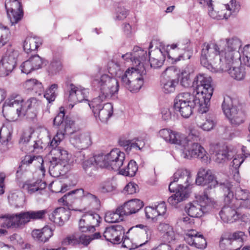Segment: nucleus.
I'll use <instances>...</instances> for the list:
<instances>
[{
    "instance_id": "f257e3e1",
    "label": "nucleus",
    "mask_w": 250,
    "mask_h": 250,
    "mask_svg": "<svg viewBox=\"0 0 250 250\" xmlns=\"http://www.w3.org/2000/svg\"><path fill=\"white\" fill-rule=\"evenodd\" d=\"M64 109L60 108V112L54 119V124L59 126L56 134L50 143V151L52 155L50 160L49 172L54 177H58L64 174L70 168V161L71 155L67 150L61 147H57L63 140L66 134L71 133L74 121L66 116L65 118Z\"/></svg>"
},
{
    "instance_id": "f03ea898",
    "label": "nucleus",
    "mask_w": 250,
    "mask_h": 250,
    "mask_svg": "<svg viewBox=\"0 0 250 250\" xmlns=\"http://www.w3.org/2000/svg\"><path fill=\"white\" fill-rule=\"evenodd\" d=\"M192 87L194 95L188 92L179 93L176 97L174 103H195L198 104L200 113H206L208 109L213 91L211 78L199 74L194 78Z\"/></svg>"
},
{
    "instance_id": "7ed1b4c3",
    "label": "nucleus",
    "mask_w": 250,
    "mask_h": 250,
    "mask_svg": "<svg viewBox=\"0 0 250 250\" xmlns=\"http://www.w3.org/2000/svg\"><path fill=\"white\" fill-rule=\"evenodd\" d=\"M40 102L35 98L24 101L18 93L11 94L5 101L2 113L4 117L11 120L26 116L29 119L36 118Z\"/></svg>"
},
{
    "instance_id": "20e7f679",
    "label": "nucleus",
    "mask_w": 250,
    "mask_h": 250,
    "mask_svg": "<svg viewBox=\"0 0 250 250\" xmlns=\"http://www.w3.org/2000/svg\"><path fill=\"white\" fill-rule=\"evenodd\" d=\"M201 63L211 72L218 70H226L224 65L223 50L219 45V41L205 42L202 46Z\"/></svg>"
},
{
    "instance_id": "39448f33",
    "label": "nucleus",
    "mask_w": 250,
    "mask_h": 250,
    "mask_svg": "<svg viewBox=\"0 0 250 250\" xmlns=\"http://www.w3.org/2000/svg\"><path fill=\"white\" fill-rule=\"evenodd\" d=\"M191 173L187 169H178L174 174L173 181L169 185L170 192L175 194L169 197L168 202L172 206H176L177 204L187 198V188L191 182Z\"/></svg>"
},
{
    "instance_id": "423d86ee",
    "label": "nucleus",
    "mask_w": 250,
    "mask_h": 250,
    "mask_svg": "<svg viewBox=\"0 0 250 250\" xmlns=\"http://www.w3.org/2000/svg\"><path fill=\"white\" fill-rule=\"evenodd\" d=\"M222 107L231 124L237 125L244 122L246 118L245 105L239 103L238 100L229 96H225Z\"/></svg>"
},
{
    "instance_id": "0eeeda50",
    "label": "nucleus",
    "mask_w": 250,
    "mask_h": 250,
    "mask_svg": "<svg viewBox=\"0 0 250 250\" xmlns=\"http://www.w3.org/2000/svg\"><path fill=\"white\" fill-rule=\"evenodd\" d=\"M232 185L229 183L224 184V201L225 203L232 202L236 207L250 208V192L246 189L237 187L235 189V197L231 190Z\"/></svg>"
},
{
    "instance_id": "6e6552de",
    "label": "nucleus",
    "mask_w": 250,
    "mask_h": 250,
    "mask_svg": "<svg viewBox=\"0 0 250 250\" xmlns=\"http://www.w3.org/2000/svg\"><path fill=\"white\" fill-rule=\"evenodd\" d=\"M146 74L144 67L128 68L121 77L122 84L130 91L138 92L144 84Z\"/></svg>"
},
{
    "instance_id": "1a4fd4ad",
    "label": "nucleus",
    "mask_w": 250,
    "mask_h": 250,
    "mask_svg": "<svg viewBox=\"0 0 250 250\" xmlns=\"http://www.w3.org/2000/svg\"><path fill=\"white\" fill-rule=\"evenodd\" d=\"M92 85L99 88L101 94L98 97L102 99L109 98L117 93L119 90L117 80L107 74H103L100 77H94Z\"/></svg>"
},
{
    "instance_id": "9d476101",
    "label": "nucleus",
    "mask_w": 250,
    "mask_h": 250,
    "mask_svg": "<svg viewBox=\"0 0 250 250\" xmlns=\"http://www.w3.org/2000/svg\"><path fill=\"white\" fill-rule=\"evenodd\" d=\"M214 200L205 194L200 196L198 201L189 203L186 206V210L191 217H201L204 213L208 212L216 207Z\"/></svg>"
},
{
    "instance_id": "9b49d317",
    "label": "nucleus",
    "mask_w": 250,
    "mask_h": 250,
    "mask_svg": "<svg viewBox=\"0 0 250 250\" xmlns=\"http://www.w3.org/2000/svg\"><path fill=\"white\" fill-rule=\"evenodd\" d=\"M219 45L223 50L224 61L230 63L234 60L240 59V55L238 51L242 46L241 41L237 38L221 39Z\"/></svg>"
},
{
    "instance_id": "f8f14e48",
    "label": "nucleus",
    "mask_w": 250,
    "mask_h": 250,
    "mask_svg": "<svg viewBox=\"0 0 250 250\" xmlns=\"http://www.w3.org/2000/svg\"><path fill=\"white\" fill-rule=\"evenodd\" d=\"M105 100L96 97L88 103L95 118L97 120L99 119L102 122H106L113 112V106L111 103H103Z\"/></svg>"
},
{
    "instance_id": "ddd939ff",
    "label": "nucleus",
    "mask_w": 250,
    "mask_h": 250,
    "mask_svg": "<svg viewBox=\"0 0 250 250\" xmlns=\"http://www.w3.org/2000/svg\"><path fill=\"white\" fill-rule=\"evenodd\" d=\"M180 146L182 148V156L183 158L187 159L197 158L205 163L208 162L209 157L207 152L198 142L180 144Z\"/></svg>"
},
{
    "instance_id": "4468645a",
    "label": "nucleus",
    "mask_w": 250,
    "mask_h": 250,
    "mask_svg": "<svg viewBox=\"0 0 250 250\" xmlns=\"http://www.w3.org/2000/svg\"><path fill=\"white\" fill-rule=\"evenodd\" d=\"M178 71L175 66L167 67L162 74L161 85L165 93H173L178 84Z\"/></svg>"
},
{
    "instance_id": "2eb2a0df",
    "label": "nucleus",
    "mask_w": 250,
    "mask_h": 250,
    "mask_svg": "<svg viewBox=\"0 0 250 250\" xmlns=\"http://www.w3.org/2000/svg\"><path fill=\"white\" fill-rule=\"evenodd\" d=\"M19 52L12 47L7 50L5 55L0 61V76H8L14 69L16 64Z\"/></svg>"
},
{
    "instance_id": "dca6fc26",
    "label": "nucleus",
    "mask_w": 250,
    "mask_h": 250,
    "mask_svg": "<svg viewBox=\"0 0 250 250\" xmlns=\"http://www.w3.org/2000/svg\"><path fill=\"white\" fill-rule=\"evenodd\" d=\"M240 5L235 0H230L229 3L222 4L219 11L209 10V15L217 20L228 19L232 15H236L240 9Z\"/></svg>"
},
{
    "instance_id": "f3484780",
    "label": "nucleus",
    "mask_w": 250,
    "mask_h": 250,
    "mask_svg": "<svg viewBox=\"0 0 250 250\" xmlns=\"http://www.w3.org/2000/svg\"><path fill=\"white\" fill-rule=\"evenodd\" d=\"M195 183L199 186L207 185L210 189L216 188L220 184L214 172L211 170L204 167L199 168Z\"/></svg>"
},
{
    "instance_id": "a211bd4d",
    "label": "nucleus",
    "mask_w": 250,
    "mask_h": 250,
    "mask_svg": "<svg viewBox=\"0 0 250 250\" xmlns=\"http://www.w3.org/2000/svg\"><path fill=\"white\" fill-rule=\"evenodd\" d=\"M5 7L12 25L17 23L23 17L21 3L18 0H5Z\"/></svg>"
},
{
    "instance_id": "6ab92c4d",
    "label": "nucleus",
    "mask_w": 250,
    "mask_h": 250,
    "mask_svg": "<svg viewBox=\"0 0 250 250\" xmlns=\"http://www.w3.org/2000/svg\"><path fill=\"white\" fill-rule=\"evenodd\" d=\"M33 131L31 128H27L22 132L20 140V144L22 151L29 152H38L42 149L40 141H30Z\"/></svg>"
},
{
    "instance_id": "aec40b11",
    "label": "nucleus",
    "mask_w": 250,
    "mask_h": 250,
    "mask_svg": "<svg viewBox=\"0 0 250 250\" xmlns=\"http://www.w3.org/2000/svg\"><path fill=\"white\" fill-rule=\"evenodd\" d=\"M125 229L121 225H116L107 227L103 233L105 239L113 244H120L125 234Z\"/></svg>"
},
{
    "instance_id": "412c9836",
    "label": "nucleus",
    "mask_w": 250,
    "mask_h": 250,
    "mask_svg": "<svg viewBox=\"0 0 250 250\" xmlns=\"http://www.w3.org/2000/svg\"><path fill=\"white\" fill-rule=\"evenodd\" d=\"M108 169L119 170L124 164L125 154L118 149H112L107 153Z\"/></svg>"
},
{
    "instance_id": "4be33fe9",
    "label": "nucleus",
    "mask_w": 250,
    "mask_h": 250,
    "mask_svg": "<svg viewBox=\"0 0 250 250\" xmlns=\"http://www.w3.org/2000/svg\"><path fill=\"white\" fill-rule=\"evenodd\" d=\"M225 203L226 205L219 212L220 216L224 222L233 223L239 219V214L236 211V209L241 208L236 207L232 202Z\"/></svg>"
},
{
    "instance_id": "5701e85b",
    "label": "nucleus",
    "mask_w": 250,
    "mask_h": 250,
    "mask_svg": "<svg viewBox=\"0 0 250 250\" xmlns=\"http://www.w3.org/2000/svg\"><path fill=\"white\" fill-rule=\"evenodd\" d=\"M69 94L68 98V101L76 104L77 102H81L86 99L88 94L87 89L81 86H77L73 83L69 85Z\"/></svg>"
},
{
    "instance_id": "b1692460",
    "label": "nucleus",
    "mask_w": 250,
    "mask_h": 250,
    "mask_svg": "<svg viewBox=\"0 0 250 250\" xmlns=\"http://www.w3.org/2000/svg\"><path fill=\"white\" fill-rule=\"evenodd\" d=\"M187 243L198 249H204L207 246L206 239L203 235L195 230L188 231L185 236Z\"/></svg>"
},
{
    "instance_id": "393cba45",
    "label": "nucleus",
    "mask_w": 250,
    "mask_h": 250,
    "mask_svg": "<svg viewBox=\"0 0 250 250\" xmlns=\"http://www.w3.org/2000/svg\"><path fill=\"white\" fill-rule=\"evenodd\" d=\"M70 216V211L68 208L60 207L56 208L49 215V219L59 226H62L68 220Z\"/></svg>"
},
{
    "instance_id": "a878e982",
    "label": "nucleus",
    "mask_w": 250,
    "mask_h": 250,
    "mask_svg": "<svg viewBox=\"0 0 250 250\" xmlns=\"http://www.w3.org/2000/svg\"><path fill=\"white\" fill-rule=\"evenodd\" d=\"M70 142L76 148L83 149L91 145V137L89 133H75L72 135Z\"/></svg>"
},
{
    "instance_id": "bb28decb",
    "label": "nucleus",
    "mask_w": 250,
    "mask_h": 250,
    "mask_svg": "<svg viewBox=\"0 0 250 250\" xmlns=\"http://www.w3.org/2000/svg\"><path fill=\"white\" fill-rule=\"evenodd\" d=\"M133 65L134 67H145L146 69V64L148 63L147 54L146 50L141 49L138 46L134 47L132 51Z\"/></svg>"
},
{
    "instance_id": "cd10ccee",
    "label": "nucleus",
    "mask_w": 250,
    "mask_h": 250,
    "mask_svg": "<svg viewBox=\"0 0 250 250\" xmlns=\"http://www.w3.org/2000/svg\"><path fill=\"white\" fill-rule=\"evenodd\" d=\"M144 206L143 203L140 200L134 199L125 202L123 205L119 206V209L122 210L121 212L124 216H128L136 213Z\"/></svg>"
},
{
    "instance_id": "c85d7f7f",
    "label": "nucleus",
    "mask_w": 250,
    "mask_h": 250,
    "mask_svg": "<svg viewBox=\"0 0 250 250\" xmlns=\"http://www.w3.org/2000/svg\"><path fill=\"white\" fill-rule=\"evenodd\" d=\"M209 152L214 155L213 159L217 163H223L230 159L229 152L218 144H212L210 146Z\"/></svg>"
},
{
    "instance_id": "c756f323",
    "label": "nucleus",
    "mask_w": 250,
    "mask_h": 250,
    "mask_svg": "<svg viewBox=\"0 0 250 250\" xmlns=\"http://www.w3.org/2000/svg\"><path fill=\"white\" fill-rule=\"evenodd\" d=\"M233 62L230 63H228L227 62L224 61V65L226 66V70H218V71L228 72L229 75L234 79L238 81L243 80L245 76L244 71L239 67L232 66L234 65L236 63H239V59L237 61L234 60Z\"/></svg>"
},
{
    "instance_id": "7c9ffc66",
    "label": "nucleus",
    "mask_w": 250,
    "mask_h": 250,
    "mask_svg": "<svg viewBox=\"0 0 250 250\" xmlns=\"http://www.w3.org/2000/svg\"><path fill=\"white\" fill-rule=\"evenodd\" d=\"M159 134L166 142L170 144L179 146L181 144V133L170 129L164 128L159 131Z\"/></svg>"
},
{
    "instance_id": "2f4dec72",
    "label": "nucleus",
    "mask_w": 250,
    "mask_h": 250,
    "mask_svg": "<svg viewBox=\"0 0 250 250\" xmlns=\"http://www.w3.org/2000/svg\"><path fill=\"white\" fill-rule=\"evenodd\" d=\"M119 143V145L124 147L127 152H129L132 149L140 150L145 145L144 141L138 138H134L132 140L121 139Z\"/></svg>"
},
{
    "instance_id": "473e14b6",
    "label": "nucleus",
    "mask_w": 250,
    "mask_h": 250,
    "mask_svg": "<svg viewBox=\"0 0 250 250\" xmlns=\"http://www.w3.org/2000/svg\"><path fill=\"white\" fill-rule=\"evenodd\" d=\"M85 193V191L83 188L73 190L65 194L59 200V202L63 205L72 203L75 200H80L81 202Z\"/></svg>"
},
{
    "instance_id": "72a5a7b5",
    "label": "nucleus",
    "mask_w": 250,
    "mask_h": 250,
    "mask_svg": "<svg viewBox=\"0 0 250 250\" xmlns=\"http://www.w3.org/2000/svg\"><path fill=\"white\" fill-rule=\"evenodd\" d=\"M198 107V104L195 103H174L173 107L175 111L185 118H188L192 114L193 109L195 107Z\"/></svg>"
},
{
    "instance_id": "f704fd0d",
    "label": "nucleus",
    "mask_w": 250,
    "mask_h": 250,
    "mask_svg": "<svg viewBox=\"0 0 250 250\" xmlns=\"http://www.w3.org/2000/svg\"><path fill=\"white\" fill-rule=\"evenodd\" d=\"M42 40L40 37L29 36L25 39L23 42V48L25 52L29 53L36 51L38 47L42 45Z\"/></svg>"
},
{
    "instance_id": "c9c22d12",
    "label": "nucleus",
    "mask_w": 250,
    "mask_h": 250,
    "mask_svg": "<svg viewBox=\"0 0 250 250\" xmlns=\"http://www.w3.org/2000/svg\"><path fill=\"white\" fill-rule=\"evenodd\" d=\"M81 204L84 207L83 210H85L86 208L98 209L100 207V201L97 197L87 191H85Z\"/></svg>"
},
{
    "instance_id": "e433bc0d",
    "label": "nucleus",
    "mask_w": 250,
    "mask_h": 250,
    "mask_svg": "<svg viewBox=\"0 0 250 250\" xmlns=\"http://www.w3.org/2000/svg\"><path fill=\"white\" fill-rule=\"evenodd\" d=\"M158 229L163 234V239L164 242L170 243L175 240V232L172 227L168 224L160 223Z\"/></svg>"
},
{
    "instance_id": "4c0bfd02",
    "label": "nucleus",
    "mask_w": 250,
    "mask_h": 250,
    "mask_svg": "<svg viewBox=\"0 0 250 250\" xmlns=\"http://www.w3.org/2000/svg\"><path fill=\"white\" fill-rule=\"evenodd\" d=\"M32 235L34 239L44 243L53 235V231L49 227L46 226L41 229L34 230Z\"/></svg>"
},
{
    "instance_id": "58836bf2",
    "label": "nucleus",
    "mask_w": 250,
    "mask_h": 250,
    "mask_svg": "<svg viewBox=\"0 0 250 250\" xmlns=\"http://www.w3.org/2000/svg\"><path fill=\"white\" fill-rule=\"evenodd\" d=\"M191 73L189 66H187L180 73L178 72L177 81H179L182 86L188 88L190 87L191 84H192L190 77Z\"/></svg>"
},
{
    "instance_id": "ea45409f",
    "label": "nucleus",
    "mask_w": 250,
    "mask_h": 250,
    "mask_svg": "<svg viewBox=\"0 0 250 250\" xmlns=\"http://www.w3.org/2000/svg\"><path fill=\"white\" fill-rule=\"evenodd\" d=\"M201 140L200 132L197 129L192 128L188 136L181 133V144L197 143Z\"/></svg>"
},
{
    "instance_id": "a19ab883",
    "label": "nucleus",
    "mask_w": 250,
    "mask_h": 250,
    "mask_svg": "<svg viewBox=\"0 0 250 250\" xmlns=\"http://www.w3.org/2000/svg\"><path fill=\"white\" fill-rule=\"evenodd\" d=\"M178 43H173L167 45V53L169 58L177 62L181 60L183 57V50L178 47Z\"/></svg>"
},
{
    "instance_id": "79ce46f5",
    "label": "nucleus",
    "mask_w": 250,
    "mask_h": 250,
    "mask_svg": "<svg viewBox=\"0 0 250 250\" xmlns=\"http://www.w3.org/2000/svg\"><path fill=\"white\" fill-rule=\"evenodd\" d=\"M46 183L41 180H38L36 182L31 183L29 181L26 182L23 185V188L26 190L29 194H33L36 191L42 190L46 187Z\"/></svg>"
},
{
    "instance_id": "37998d69",
    "label": "nucleus",
    "mask_w": 250,
    "mask_h": 250,
    "mask_svg": "<svg viewBox=\"0 0 250 250\" xmlns=\"http://www.w3.org/2000/svg\"><path fill=\"white\" fill-rule=\"evenodd\" d=\"M246 238V235L244 232L241 231H236L230 234L228 238H222L221 240L220 245L231 244L235 242L242 243Z\"/></svg>"
},
{
    "instance_id": "c03bdc74",
    "label": "nucleus",
    "mask_w": 250,
    "mask_h": 250,
    "mask_svg": "<svg viewBox=\"0 0 250 250\" xmlns=\"http://www.w3.org/2000/svg\"><path fill=\"white\" fill-rule=\"evenodd\" d=\"M119 209V206L115 210L108 211L105 213L104 219L106 222L113 223L122 221L124 214Z\"/></svg>"
},
{
    "instance_id": "a18cd8bd",
    "label": "nucleus",
    "mask_w": 250,
    "mask_h": 250,
    "mask_svg": "<svg viewBox=\"0 0 250 250\" xmlns=\"http://www.w3.org/2000/svg\"><path fill=\"white\" fill-rule=\"evenodd\" d=\"M0 218L4 220V225L8 228L20 227L17 213L1 215L0 216Z\"/></svg>"
},
{
    "instance_id": "49530a36",
    "label": "nucleus",
    "mask_w": 250,
    "mask_h": 250,
    "mask_svg": "<svg viewBox=\"0 0 250 250\" xmlns=\"http://www.w3.org/2000/svg\"><path fill=\"white\" fill-rule=\"evenodd\" d=\"M24 88L28 90H34L39 95L43 91V88L42 83L35 79L27 80L24 83Z\"/></svg>"
},
{
    "instance_id": "de8ad7c7",
    "label": "nucleus",
    "mask_w": 250,
    "mask_h": 250,
    "mask_svg": "<svg viewBox=\"0 0 250 250\" xmlns=\"http://www.w3.org/2000/svg\"><path fill=\"white\" fill-rule=\"evenodd\" d=\"M83 216L87 223L94 228L99 225L102 219L98 214L92 211L85 212Z\"/></svg>"
},
{
    "instance_id": "09e8293b",
    "label": "nucleus",
    "mask_w": 250,
    "mask_h": 250,
    "mask_svg": "<svg viewBox=\"0 0 250 250\" xmlns=\"http://www.w3.org/2000/svg\"><path fill=\"white\" fill-rule=\"evenodd\" d=\"M217 121L216 117L213 114H208L206 117L205 121L198 124V127L204 131H209L212 130L216 125Z\"/></svg>"
},
{
    "instance_id": "8fccbe9b",
    "label": "nucleus",
    "mask_w": 250,
    "mask_h": 250,
    "mask_svg": "<svg viewBox=\"0 0 250 250\" xmlns=\"http://www.w3.org/2000/svg\"><path fill=\"white\" fill-rule=\"evenodd\" d=\"M138 168L136 162L131 160L128 162L127 166L125 168H120L119 170V173L126 176L133 177L135 176L138 170Z\"/></svg>"
},
{
    "instance_id": "3c124183",
    "label": "nucleus",
    "mask_w": 250,
    "mask_h": 250,
    "mask_svg": "<svg viewBox=\"0 0 250 250\" xmlns=\"http://www.w3.org/2000/svg\"><path fill=\"white\" fill-rule=\"evenodd\" d=\"M11 38L9 29L5 25L0 24V48L7 43Z\"/></svg>"
},
{
    "instance_id": "603ef678",
    "label": "nucleus",
    "mask_w": 250,
    "mask_h": 250,
    "mask_svg": "<svg viewBox=\"0 0 250 250\" xmlns=\"http://www.w3.org/2000/svg\"><path fill=\"white\" fill-rule=\"evenodd\" d=\"M116 188V185L115 182L108 179L100 184L99 189L102 193H105L115 190Z\"/></svg>"
},
{
    "instance_id": "864d4df0",
    "label": "nucleus",
    "mask_w": 250,
    "mask_h": 250,
    "mask_svg": "<svg viewBox=\"0 0 250 250\" xmlns=\"http://www.w3.org/2000/svg\"><path fill=\"white\" fill-rule=\"evenodd\" d=\"M57 88L58 85L56 84H53L45 91V92L44 94V97L49 103L55 100L56 97V92Z\"/></svg>"
},
{
    "instance_id": "5fc2aeb1",
    "label": "nucleus",
    "mask_w": 250,
    "mask_h": 250,
    "mask_svg": "<svg viewBox=\"0 0 250 250\" xmlns=\"http://www.w3.org/2000/svg\"><path fill=\"white\" fill-rule=\"evenodd\" d=\"M94 158V164L101 167L108 168L107 154H100L93 156Z\"/></svg>"
},
{
    "instance_id": "6e6d98bb",
    "label": "nucleus",
    "mask_w": 250,
    "mask_h": 250,
    "mask_svg": "<svg viewBox=\"0 0 250 250\" xmlns=\"http://www.w3.org/2000/svg\"><path fill=\"white\" fill-rule=\"evenodd\" d=\"M80 160L83 169L86 171L87 169L91 167L94 164V157L89 156L85 157L84 155L80 154Z\"/></svg>"
},
{
    "instance_id": "4d7b16f0",
    "label": "nucleus",
    "mask_w": 250,
    "mask_h": 250,
    "mask_svg": "<svg viewBox=\"0 0 250 250\" xmlns=\"http://www.w3.org/2000/svg\"><path fill=\"white\" fill-rule=\"evenodd\" d=\"M239 61L242 63L250 67V45H246L243 49V55Z\"/></svg>"
},
{
    "instance_id": "13d9d810",
    "label": "nucleus",
    "mask_w": 250,
    "mask_h": 250,
    "mask_svg": "<svg viewBox=\"0 0 250 250\" xmlns=\"http://www.w3.org/2000/svg\"><path fill=\"white\" fill-rule=\"evenodd\" d=\"M21 162L23 165H29L33 162L36 165L37 163H42L43 160L41 156L26 155Z\"/></svg>"
},
{
    "instance_id": "bf43d9fd",
    "label": "nucleus",
    "mask_w": 250,
    "mask_h": 250,
    "mask_svg": "<svg viewBox=\"0 0 250 250\" xmlns=\"http://www.w3.org/2000/svg\"><path fill=\"white\" fill-rule=\"evenodd\" d=\"M107 69L108 72L111 75V77L118 76L120 74V65L115 62L111 61L108 62L107 64Z\"/></svg>"
},
{
    "instance_id": "052dcab7",
    "label": "nucleus",
    "mask_w": 250,
    "mask_h": 250,
    "mask_svg": "<svg viewBox=\"0 0 250 250\" xmlns=\"http://www.w3.org/2000/svg\"><path fill=\"white\" fill-rule=\"evenodd\" d=\"M62 68V62L59 60H53L50 63L48 70L49 73L54 74L60 71Z\"/></svg>"
},
{
    "instance_id": "680f3d73",
    "label": "nucleus",
    "mask_w": 250,
    "mask_h": 250,
    "mask_svg": "<svg viewBox=\"0 0 250 250\" xmlns=\"http://www.w3.org/2000/svg\"><path fill=\"white\" fill-rule=\"evenodd\" d=\"M79 229L82 232H93L95 230L94 228L91 227L89 224L87 223V222L84 219L83 216L79 222Z\"/></svg>"
},
{
    "instance_id": "e2e57ef3",
    "label": "nucleus",
    "mask_w": 250,
    "mask_h": 250,
    "mask_svg": "<svg viewBox=\"0 0 250 250\" xmlns=\"http://www.w3.org/2000/svg\"><path fill=\"white\" fill-rule=\"evenodd\" d=\"M11 131L7 126H3L0 130V139L2 142L4 143L8 142L11 140Z\"/></svg>"
},
{
    "instance_id": "0e129e2a",
    "label": "nucleus",
    "mask_w": 250,
    "mask_h": 250,
    "mask_svg": "<svg viewBox=\"0 0 250 250\" xmlns=\"http://www.w3.org/2000/svg\"><path fill=\"white\" fill-rule=\"evenodd\" d=\"M20 226L25 225L32 220L30 211L17 213Z\"/></svg>"
},
{
    "instance_id": "69168bd1",
    "label": "nucleus",
    "mask_w": 250,
    "mask_h": 250,
    "mask_svg": "<svg viewBox=\"0 0 250 250\" xmlns=\"http://www.w3.org/2000/svg\"><path fill=\"white\" fill-rule=\"evenodd\" d=\"M147 230H148V229L146 226L141 224L137 225L135 226H133L130 228L126 232V234L131 233L133 234L137 233L138 234H141V233H144V232L146 234Z\"/></svg>"
},
{
    "instance_id": "338daca9",
    "label": "nucleus",
    "mask_w": 250,
    "mask_h": 250,
    "mask_svg": "<svg viewBox=\"0 0 250 250\" xmlns=\"http://www.w3.org/2000/svg\"><path fill=\"white\" fill-rule=\"evenodd\" d=\"M28 60L33 66L35 70L41 68L43 61L42 58L39 55L32 56L30 57Z\"/></svg>"
},
{
    "instance_id": "774afa93",
    "label": "nucleus",
    "mask_w": 250,
    "mask_h": 250,
    "mask_svg": "<svg viewBox=\"0 0 250 250\" xmlns=\"http://www.w3.org/2000/svg\"><path fill=\"white\" fill-rule=\"evenodd\" d=\"M20 69L22 73L26 74H28L32 71L35 70L29 60L24 61L21 63L20 65Z\"/></svg>"
}]
</instances>
